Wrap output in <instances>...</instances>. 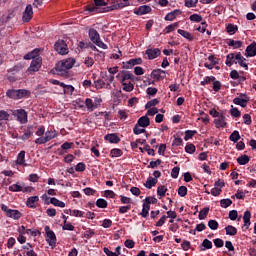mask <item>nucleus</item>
Segmentation results:
<instances>
[{
	"instance_id": "obj_59",
	"label": "nucleus",
	"mask_w": 256,
	"mask_h": 256,
	"mask_svg": "<svg viewBox=\"0 0 256 256\" xmlns=\"http://www.w3.org/2000/svg\"><path fill=\"white\" fill-rule=\"evenodd\" d=\"M178 195L180 197H185V195H187V188L185 186H180L178 189Z\"/></svg>"
},
{
	"instance_id": "obj_56",
	"label": "nucleus",
	"mask_w": 256,
	"mask_h": 256,
	"mask_svg": "<svg viewBox=\"0 0 256 256\" xmlns=\"http://www.w3.org/2000/svg\"><path fill=\"white\" fill-rule=\"evenodd\" d=\"M157 193L160 197H165V193H167V189L165 186H159L157 189Z\"/></svg>"
},
{
	"instance_id": "obj_34",
	"label": "nucleus",
	"mask_w": 256,
	"mask_h": 256,
	"mask_svg": "<svg viewBox=\"0 0 256 256\" xmlns=\"http://www.w3.org/2000/svg\"><path fill=\"white\" fill-rule=\"evenodd\" d=\"M238 30H239V27L233 24H229L226 28V31L227 33H229V35H235V33H237Z\"/></svg>"
},
{
	"instance_id": "obj_6",
	"label": "nucleus",
	"mask_w": 256,
	"mask_h": 256,
	"mask_svg": "<svg viewBox=\"0 0 256 256\" xmlns=\"http://www.w3.org/2000/svg\"><path fill=\"white\" fill-rule=\"evenodd\" d=\"M54 49L59 55H67V44L65 40H58L54 45Z\"/></svg>"
},
{
	"instance_id": "obj_31",
	"label": "nucleus",
	"mask_w": 256,
	"mask_h": 256,
	"mask_svg": "<svg viewBox=\"0 0 256 256\" xmlns=\"http://www.w3.org/2000/svg\"><path fill=\"white\" fill-rule=\"evenodd\" d=\"M7 217H11L12 219H21V212H19V210L11 209L10 212H8Z\"/></svg>"
},
{
	"instance_id": "obj_22",
	"label": "nucleus",
	"mask_w": 256,
	"mask_h": 256,
	"mask_svg": "<svg viewBox=\"0 0 256 256\" xmlns=\"http://www.w3.org/2000/svg\"><path fill=\"white\" fill-rule=\"evenodd\" d=\"M123 91H126V93H131L133 89H135V86L131 82H121Z\"/></svg>"
},
{
	"instance_id": "obj_39",
	"label": "nucleus",
	"mask_w": 256,
	"mask_h": 256,
	"mask_svg": "<svg viewBox=\"0 0 256 256\" xmlns=\"http://www.w3.org/2000/svg\"><path fill=\"white\" fill-rule=\"evenodd\" d=\"M220 205L224 209H227V207H231V205H233V201L231 199H222L220 201Z\"/></svg>"
},
{
	"instance_id": "obj_8",
	"label": "nucleus",
	"mask_w": 256,
	"mask_h": 256,
	"mask_svg": "<svg viewBox=\"0 0 256 256\" xmlns=\"http://www.w3.org/2000/svg\"><path fill=\"white\" fill-rule=\"evenodd\" d=\"M14 117H17L19 123H27V112L24 109H18L13 112Z\"/></svg>"
},
{
	"instance_id": "obj_60",
	"label": "nucleus",
	"mask_w": 256,
	"mask_h": 256,
	"mask_svg": "<svg viewBox=\"0 0 256 256\" xmlns=\"http://www.w3.org/2000/svg\"><path fill=\"white\" fill-rule=\"evenodd\" d=\"M237 217H239L237 210H231L229 212V219H231V221H235L237 219Z\"/></svg>"
},
{
	"instance_id": "obj_3",
	"label": "nucleus",
	"mask_w": 256,
	"mask_h": 256,
	"mask_svg": "<svg viewBox=\"0 0 256 256\" xmlns=\"http://www.w3.org/2000/svg\"><path fill=\"white\" fill-rule=\"evenodd\" d=\"M6 95L10 97L11 99H23V97H29L31 95V92L28 90H8Z\"/></svg>"
},
{
	"instance_id": "obj_17",
	"label": "nucleus",
	"mask_w": 256,
	"mask_h": 256,
	"mask_svg": "<svg viewBox=\"0 0 256 256\" xmlns=\"http://www.w3.org/2000/svg\"><path fill=\"white\" fill-rule=\"evenodd\" d=\"M177 15H181V10H174L165 16V21H173L177 18Z\"/></svg>"
},
{
	"instance_id": "obj_16",
	"label": "nucleus",
	"mask_w": 256,
	"mask_h": 256,
	"mask_svg": "<svg viewBox=\"0 0 256 256\" xmlns=\"http://www.w3.org/2000/svg\"><path fill=\"white\" fill-rule=\"evenodd\" d=\"M235 59L239 63L240 67H244L246 70L249 69L247 63L245 62L246 59L241 55V53L236 54Z\"/></svg>"
},
{
	"instance_id": "obj_64",
	"label": "nucleus",
	"mask_w": 256,
	"mask_h": 256,
	"mask_svg": "<svg viewBox=\"0 0 256 256\" xmlns=\"http://www.w3.org/2000/svg\"><path fill=\"white\" fill-rule=\"evenodd\" d=\"M104 253L107 256H119V254L109 250V248H107V247L104 248Z\"/></svg>"
},
{
	"instance_id": "obj_52",
	"label": "nucleus",
	"mask_w": 256,
	"mask_h": 256,
	"mask_svg": "<svg viewBox=\"0 0 256 256\" xmlns=\"http://www.w3.org/2000/svg\"><path fill=\"white\" fill-rule=\"evenodd\" d=\"M155 105H159V100L158 99H153L147 102L146 104V109H151V107H155Z\"/></svg>"
},
{
	"instance_id": "obj_45",
	"label": "nucleus",
	"mask_w": 256,
	"mask_h": 256,
	"mask_svg": "<svg viewBox=\"0 0 256 256\" xmlns=\"http://www.w3.org/2000/svg\"><path fill=\"white\" fill-rule=\"evenodd\" d=\"M149 209H151V205L144 203L142 213H141L142 217H147L149 215Z\"/></svg>"
},
{
	"instance_id": "obj_7",
	"label": "nucleus",
	"mask_w": 256,
	"mask_h": 256,
	"mask_svg": "<svg viewBox=\"0 0 256 256\" xmlns=\"http://www.w3.org/2000/svg\"><path fill=\"white\" fill-rule=\"evenodd\" d=\"M33 19V6L28 4L23 12L22 20L24 23H29Z\"/></svg>"
},
{
	"instance_id": "obj_38",
	"label": "nucleus",
	"mask_w": 256,
	"mask_h": 256,
	"mask_svg": "<svg viewBox=\"0 0 256 256\" xmlns=\"http://www.w3.org/2000/svg\"><path fill=\"white\" fill-rule=\"evenodd\" d=\"M61 87H63L65 94L73 93L75 91V88L72 85H65V83H61Z\"/></svg>"
},
{
	"instance_id": "obj_27",
	"label": "nucleus",
	"mask_w": 256,
	"mask_h": 256,
	"mask_svg": "<svg viewBox=\"0 0 256 256\" xmlns=\"http://www.w3.org/2000/svg\"><path fill=\"white\" fill-rule=\"evenodd\" d=\"M17 164H18V165H23L24 167L27 166V164L25 163V151H21V152L18 154V157H17Z\"/></svg>"
},
{
	"instance_id": "obj_19",
	"label": "nucleus",
	"mask_w": 256,
	"mask_h": 256,
	"mask_svg": "<svg viewBox=\"0 0 256 256\" xmlns=\"http://www.w3.org/2000/svg\"><path fill=\"white\" fill-rule=\"evenodd\" d=\"M85 105L88 111H95V109H97V104H95L91 98L85 100Z\"/></svg>"
},
{
	"instance_id": "obj_24",
	"label": "nucleus",
	"mask_w": 256,
	"mask_h": 256,
	"mask_svg": "<svg viewBox=\"0 0 256 256\" xmlns=\"http://www.w3.org/2000/svg\"><path fill=\"white\" fill-rule=\"evenodd\" d=\"M235 57H237V54H235V53H230V54L227 55L226 65L228 67H231V65H233V63H235V61H237V59H235Z\"/></svg>"
},
{
	"instance_id": "obj_12",
	"label": "nucleus",
	"mask_w": 256,
	"mask_h": 256,
	"mask_svg": "<svg viewBox=\"0 0 256 256\" xmlns=\"http://www.w3.org/2000/svg\"><path fill=\"white\" fill-rule=\"evenodd\" d=\"M152 79H156V81H161L165 79V71L161 69L153 70L151 73Z\"/></svg>"
},
{
	"instance_id": "obj_58",
	"label": "nucleus",
	"mask_w": 256,
	"mask_h": 256,
	"mask_svg": "<svg viewBox=\"0 0 256 256\" xmlns=\"http://www.w3.org/2000/svg\"><path fill=\"white\" fill-rule=\"evenodd\" d=\"M221 188H217L216 186L214 188L211 189V195H213L214 197H219V195H221Z\"/></svg>"
},
{
	"instance_id": "obj_51",
	"label": "nucleus",
	"mask_w": 256,
	"mask_h": 256,
	"mask_svg": "<svg viewBox=\"0 0 256 256\" xmlns=\"http://www.w3.org/2000/svg\"><path fill=\"white\" fill-rule=\"evenodd\" d=\"M202 247H205L206 249H213V242H211L209 239H204L202 242Z\"/></svg>"
},
{
	"instance_id": "obj_1",
	"label": "nucleus",
	"mask_w": 256,
	"mask_h": 256,
	"mask_svg": "<svg viewBox=\"0 0 256 256\" xmlns=\"http://www.w3.org/2000/svg\"><path fill=\"white\" fill-rule=\"evenodd\" d=\"M73 65H75V59L68 58V59L59 61L56 64L55 69H56L58 75H65V73H67L68 69H73Z\"/></svg>"
},
{
	"instance_id": "obj_13",
	"label": "nucleus",
	"mask_w": 256,
	"mask_h": 256,
	"mask_svg": "<svg viewBox=\"0 0 256 256\" xmlns=\"http://www.w3.org/2000/svg\"><path fill=\"white\" fill-rule=\"evenodd\" d=\"M255 55H256V42H253L246 48V57H255Z\"/></svg>"
},
{
	"instance_id": "obj_54",
	"label": "nucleus",
	"mask_w": 256,
	"mask_h": 256,
	"mask_svg": "<svg viewBox=\"0 0 256 256\" xmlns=\"http://www.w3.org/2000/svg\"><path fill=\"white\" fill-rule=\"evenodd\" d=\"M214 245L217 248H221L225 245V242L221 238H216V239H214Z\"/></svg>"
},
{
	"instance_id": "obj_36",
	"label": "nucleus",
	"mask_w": 256,
	"mask_h": 256,
	"mask_svg": "<svg viewBox=\"0 0 256 256\" xmlns=\"http://www.w3.org/2000/svg\"><path fill=\"white\" fill-rule=\"evenodd\" d=\"M233 103L235 105H240V107H247V100L243 98H234Z\"/></svg>"
},
{
	"instance_id": "obj_14",
	"label": "nucleus",
	"mask_w": 256,
	"mask_h": 256,
	"mask_svg": "<svg viewBox=\"0 0 256 256\" xmlns=\"http://www.w3.org/2000/svg\"><path fill=\"white\" fill-rule=\"evenodd\" d=\"M137 125L139 127H149V125H151V120H149V117L147 116H142L138 119Z\"/></svg>"
},
{
	"instance_id": "obj_20",
	"label": "nucleus",
	"mask_w": 256,
	"mask_h": 256,
	"mask_svg": "<svg viewBox=\"0 0 256 256\" xmlns=\"http://www.w3.org/2000/svg\"><path fill=\"white\" fill-rule=\"evenodd\" d=\"M37 201H39V196H31L27 199L26 205L27 207L34 209L35 203H37Z\"/></svg>"
},
{
	"instance_id": "obj_61",
	"label": "nucleus",
	"mask_w": 256,
	"mask_h": 256,
	"mask_svg": "<svg viewBox=\"0 0 256 256\" xmlns=\"http://www.w3.org/2000/svg\"><path fill=\"white\" fill-rule=\"evenodd\" d=\"M199 0H185V7H195Z\"/></svg>"
},
{
	"instance_id": "obj_40",
	"label": "nucleus",
	"mask_w": 256,
	"mask_h": 256,
	"mask_svg": "<svg viewBox=\"0 0 256 256\" xmlns=\"http://www.w3.org/2000/svg\"><path fill=\"white\" fill-rule=\"evenodd\" d=\"M215 81L214 76H206L203 81L200 82V85L205 86L209 85V83H213Z\"/></svg>"
},
{
	"instance_id": "obj_21",
	"label": "nucleus",
	"mask_w": 256,
	"mask_h": 256,
	"mask_svg": "<svg viewBox=\"0 0 256 256\" xmlns=\"http://www.w3.org/2000/svg\"><path fill=\"white\" fill-rule=\"evenodd\" d=\"M147 13H151V8L147 5H144L138 8L136 15H147Z\"/></svg>"
},
{
	"instance_id": "obj_35",
	"label": "nucleus",
	"mask_w": 256,
	"mask_h": 256,
	"mask_svg": "<svg viewBox=\"0 0 256 256\" xmlns=\"http://www.w3.org/2000/svg\"><path fill=\"white\" fill-rule=\"evenodd\" d=\"M179 35H182L185 39H188V41H193V35L185 30L178 29Z\"/></svg>"
},
{
	"instance_id": "obj_53",
	"label": "nucleus",
	"mask_w": 256,
	"mask_h": 256,
	"mask_svg": "<svg viewBox=\"0 0 256 256\" xmlns=\"http://www.w3.org/2000/svg\"><path fill=\"white\" fill-rule=\"evenodd\" d=\"M176 27H179V24L178 23H174V24H171V25H168L166 28H165V31L166 33H171L173 31H175V28Z\"/></svg>"
},
{
	"instance_id": "obj_37",
	"label": "nucleus",
	"mask_w": 256,
	"mask_h": 256,
	"mask_svg": "<svg viewBox=\"0 0 256 256\" xmlns=\"http://www.w3.org/2000/svg\"><path fill=\"white\" fill-rule=\"evenodd\" d=\"M230 141H233L234 143H237L239 139H241V135L239 134V131L235 130L229 137Z\"/></svg>"
},
{
	"instance_id": "obj_18",
	"label": "nucleus",
	"mask_w": 256,
	"mask_h": 256,
	"mask_svg": "<svg viewBox=\"0 0 256 256\" xmlns=\"http://www.w3.org/2000/svg\"><path fill=\"white\" fill-rule=\"evenodd\" d=\"M243 221H244V227H246V229H249V226L251 225V212L250 211L244 212Z\"/></svg>"
},
{
	"instance_id": "obj_30",
	"label": "nucleus",
	"mask_w": 256,
	"mask_h": 256,
	"mask_svg": "<svg viewBox=\"0 0 256 256\" xmlns=\"http://www.w3.org/2000/svg\"><path fill=\"white\" fill-rule=\"evenodd\" d=\"M225 231H226V235H230V236H235L237 235V228H235L234 226L232 225H228L226 228H225Z\"/></svg>"
},
{
	"instance_id": "obj_11",
	"label": "nucleus",
	"mask_w": 256,
	"mask_h": 256,
	"mask_svg": "<svg viewBox=\"0 0 256 256\" xmlns=\"http://www.w3.org/2000/svg\"><path fill=\"white\" fill-rule=\"evenodd\" d=\"M214 125L216 126L217 129H223L227 127V122H225V115L221 113L215 120H214Z\"/></svg>"
},
{
	"instance_id": "obj_49",
	"label": "nucleus",
	"mask_w": 256,
	"mask_h": 256,
	"mask_svg": "<svg viewBox=\"0 0 256 256\" xmlns=\"http://www.w3.org/2000/svg\"><path fill=\"white\" fill-rule=\"evenodd\" d=\"M195 133H197V131H193V130H187L185 132V141H189V139H193V136L195 135Z\"/></svg>"
},
{
	"instance_id": "obj_33",
	"label": "nucleus",
	"mask_w": 256,
	"mask_h": 256,
	"mask_svg": "<svg viewBox=\"0 0 256 256\" xmlns=\"http://www.w3.org/2000/svg\"><path fill=\"white\" fill-rule=\"evenodd\" d=\"M55 137H57V132L50 130L45 132V136L44 138H46V141L49 143V141H51V139H55Z\"/></svg>"
},
{
	"instance_id": "obj_25",
	"label": "nucleus",
	"mask_w": 256,
	"mask_h": 256,
	"mask_svg": "<svg viewBox=\"0 0 256 256\" xmlns=\"http://www.w3.org/2000/svg\"><path fill=\"white\" fill-rule=\"evenodd\" d=\"M147 189H152L157 185V179L153 177H148L146 183L144 184Z\"/></svg>"
},
{
	"instance_id": "obj_44",
	"label": "nucleus",
	"mask_w": 256,
	"mask_h": 256,
	"mask_svg": "<svg viewBox=\"0 0 256 256\" xmlns=\"http://www.w3.org/2000/svg\"><path fill=\"white\" fill-rule=\"evenodd\" d=\"M121 155H123V151L118 148H114L110 152V157H121Z\"/></svg>"
},
{
	"instance_id": "obj_26",
	"label": "nucleus",
	"mask_w": 256,
	"mask_h": 256,
	"mask_svg": "<svg viewBox=\"0 0 256 256\" xmlns=\"http://www.w3.org/2000/svg\"><path fill=\"white\" fill-rule=\"evenodd\" d=\"M106 141H109V143H119L121 139H119L116 134H108L104 137Z\"/></svg>"
},
{
	"instance_id": "obj_28",
	"label": "nucleus",
	"mask_w": 256,
	"mask_h": 256,
	"mask_svg": "<svg viewBox=\"0 0 256 256\" xmlns=\"http://www.w3.org/2000/svg\"><path fill=\"white\" fill-rule=\"evenodd\" d=\"M229 47H233V49H240V47H243V42L241 41H235V40H229L228 41Z\"/></svg>"
},
{
	"instance_id": "obj_10",
	"label": "nucleus",
	"mask_w": 256,
	"mask_h": 256,
	"mask_svg": "<svg viewBox=\"0 0 256 256\" xmlns=\"http://www.w3.org/2000/svg\"><path fill=\"white\" fill-rule=\"evenodd\" d=\"M145 53L148 59L153 60V59H157V57L161 55V50L159 48H150V49H147Z\"/></svg>"
},
{
	"instance_id": "obj_2",
	"label": "nucleus",
	"mask_w": 256,
	"mask_h": 256,
	"mask_svg": "<svg viewBox=\"0 0 256 256\" xmlns=\"http://www.w3.org/2000/svg\"><path fill=\"white\" fill-rule=\"evenodd\" d=\"M89 37L92 43H95L97 47H100V49H107V46L103 41H101V37L99 36V32L95 30L94 28H91L89 30Z\"/></svg>"
},
{
	"instance_id": "obj_41",
	"label": "nucleus",
	"mask_w": 256,
	"mask_h": 256,
	"mask_svg": "<svg viewBox=\"0 0 256 256\" xmlns=\"http://www.w3.org/2000/svg\"><path fill=\"white\" fill-rule=\"evenodd\" d=\"M190 21H193L194 23H201L203 21V17L199 14H192L189 17Z\"/></svg>"
},
{
	"instance_id": "obj_23",
	"label": "nucleus",
	"mask_w": 256,
	"mask_h": 256,
	"mask_svg": "<svg viewBox=\"0 0 256 256\" xmlns=\"http://www.w3.org/2000/svg\"><path fill=\"white\" fill-rule=\"evenodd\" d=\"M133 81V74L130 72H123L121 79H120V83H127V81Z\"/></svg>"
},
{
	"instance_id": "obj_62",
	"label": "nucleus",
	"mask_w": 256,
	"mask_h": 256,
	"mask_svg": "<svg viewBox=\"0 0 256 256\" xmlns=\"http://www.w3.org/2000/svg\"><path fill=\"white\" fill-rule=\"evenodd\" d=\"M230 114L232 117H241V111H239L237 108H232L230 110Z\"/></svg>"
},
{
	"instance_id": "obj_43",
	"label": "nucleus",
	"mask_w": 256,
	"mask_h": 256,
	"mask_svg": "<svg viewBox=\"0 0 256 256\" xmlns=\"http://www.w3.org/2000/svg\"><path fill=\"white\" fill-rule=\"evenodd\" d=\"M208 227L212 229V231H217V229H219V223L216 220H210L208 222Z\"/></svg>"
},
{
	"instance_id": "obj_4",
	"label": "nucleus",
	"mask_w": 256,
	"mask_h": 256,
	"mask_svg": "<svg viewBox=\"0 0 256 256\" xmlns=\"http://www.w3.org/2000/svg\"><path fill=\"white\" fill-rule=\"evenodd\" d=\"M44 230L46 231V241L53 249L57 245V237L55 236V232H53L49 226H45Z\"/></svg>"
},
{
	"instance_id": "obj_48",
	"label": "nucleus",
	"mask_w": 256,
	"mask_h": 256,
	"mask_svg": "<svg viewBox=\"0 0 256 256\" xmlns=\"http://www.w3.org/2000/svg\"><path fill=\"white\" fill-rule=\"evenodd\" d=\"M21 185L19 184H12L11 186H9V191H12L13 193H17V192H20L22 189H21Z\"/></svg>"
},
{
	"instance_id": "obj_57",
	"label": "nucleus",
	"mask_w": 256,
	"mask_h": 256,
	"mask_svg": "<svg viewBox=\"0 0 256 256\" xmlns=\"http://www.w3.org/2000/svg\"><path fill=\"white\" fill-rule=\"evenodd\" d=\"M138 124L135 125L133 132L135 135H141V133H145V129L140 128Z\"/></svg>"
},
{
	"instance_id": "obj_29",
	"label": "nucleus",
	"mask_w": 256,
	"mask_h": 256,
	"mask_svg": "<svg viewBox=\"0 0 256 256\" xmlns=\"http://www.w3.org/2000/svg\"><path fill=\"white\" fill-rule=\"evenodd\" d=\"M250 160L251 158L249 156L242 155L237 158V163H239L240 165H247V163H249Z\"/></svg>"
},
{
	"instance_id": "obj_5",
	"label": "nucleus",
	"mask_w": 256,
	"mask_h": 256,
	"mask_svg": "<svg viewBox=\"0 0 256 256\" xmlns=\"http://www.w3.org/2000/svg\"><path fill=\"white\" fill-rule=\"evenodd\" d=\"M41 65H43V59L38 56L32 60L28 71H33L34 73H37V71L41 69Z\"/></svg>"
},
{
	"instance_id": "obj_9",
	"label": "nucleus",
	"mask_w": 256,
	"mask_h": 256,
	"mask_svg": "<svg viewBox=\"0 0 256 256\" xmlns=\"http://www.w3.org/2000/svg\"><path fill=\"white\" fill-rule=\"evenodd\" d=\"M107 3H105V0H94V5L87 6V11L90 13L97 12V7H105Z\"/></svg>"
},
{
	"instance_id": "obj_50",
	"label": "nucleus",
	"mask_w": 256,
	"mask_h": 256,
	"mask_svg": "<svg viewBox=\"0 0 256 256\" xmlns=\"http://www.w3.org/2000/svg\"><path fill=\"white\" fill-rule=\"evenodd\" d=\"M62 229L64 231H73L75 229V226H73L71 223H67V220H64V225Z\"/></svg>"
},
{
	"instance_id": "obj_42",
	"label": "nucleus",
	"mask_w": 256,
	"mask_h": 256,
	"mask_svg": "<svg viewBox=\"0 0 256 256\" xmlns=\"http://www.w3.org/2000/svg\"><path fill=\"white\" fill-rule=\"evenodd\" d=\"M96 205L97 207H99L100 209H107V202L105 199L100 198L96 201Z\"/></svg>"
},
{
	"instance_id": "obj_55",
	"label": "nucleus",
	"mask_w": 256,
	"mask_h": 256,
	"mask_svg": "<svg viewBox=\"0 0 256 256\" xmlns=\"http://www.w3.org/2000/svg\"><path fill=\"white\" fill-rule=\"evenodd\" d=\"M9 119V113L5 110L0 111V121H7Z\"/></svg>"
},
{
	"instance_id": "obj_46",
	"label": "nucleus",
	"mask_w": 256,
	"mask_h": 256,
	"mask_svg": "<svg viewBox=\"0 0 256 256\" xmlns=\"http://www.w3.org/2000/svg\"><path fill=\"white\" fill-rule=\"evenodd\" d=\"M143 63V60L141 58L131 59L128 61V65L130 67H135V65H141Z\"/></svg>"
},
{
	"instance_id": "obj_32",
	"label": "nucleus",
	"mask_w": 256,
	"mask_h": 256,
	"mask_svg": "<svg viewBox=\"0 0 256 256\" xmlns=\"http://www.w3.org/2000/svg\"><path fill=\"white\" fill-rule=\"evenodd\" d=\"M50 203L54 205L55 207H61L62 209L65 207V202L57 199V198H51Z\"/></svg>"
},
{
	"instance_id": "obj_47",
	"label": "nucleus",
	"mask_w": 256,
	"mask_h": 256,
	"mask_svg": "<svg viewBox=\"0 0 256 256\" xmlns=\"http://www.w3.org/2000/svg\"><path fill=\"white\" fill-rule=\"evenodd\" d=\"M207 215H209V208H204L199 212V219L203 221V219H205Z\"/></svg>"
},
{
	"instance_id": "obj_15",
	"label": "nucleus",
	"mask_w": 256,
	"mask_h": 256,
	"mask_svg": "<svg viewBox=\"0 0 256 256\" xmlns=\"http://www.w3.org/2000/svg\"><path fill=\"white\" fill-rule=\"evenodd\" d=\"M41 49H34L33 51H31L30 53L24 55V59L26 61H29V59H37V57H39V53H40Z\"/></svg>"
},
{
	"instance_id": "obj_63",
	"label": "nucleus",
	"mask_w": 256,
	"mask_h": 256,
	"mask_svg": "<svg viewBox=\"0 0 256 256\" xmlns=\"http://www.w3.org/2000/svg\"><path fill=\"white\" fill-rule=\"evenodd\" d=\"M185 151H186V153L193 154V152L195 151V145H193V144L186 145Z\"/></svg>"
}]
</instances>
